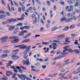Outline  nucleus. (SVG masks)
Wrapping results in <instances>:
<instances>
[{"instance_id":"obj_1","label":"nucleus","mask_w":80,"mask_h":80,"mask_svg":"<svg viewBox=\"0 0 80 80\" xmlns=\"http://www.w3.org/2000/svg\"><path fill=\"white\" fill-rule=\"evenodd\" d=\"M31 47H32V46H31L28 47L27 48V49L25 50L24 52V55L23 57L25 59H26V58H27V57H28V54H27V53L28 52L30 51L31 50Z\"/></svg>"},{"instance_id":"obj_2","label":"nucleus","mask_w":80,"mask_h":80,"mask_svg":"<svg viewBox=\"0 0 80 80\" xmlns=\"http://www.w3.org/2000/svg\"><path fill=\"white\" fill-rule=\"evenodd\" d=\"M72 20H73V18H70L68 19H67L66 18L64 17L61 19L60 22H63V21H65L66 22H69L72 21Z\"/></svg>"},{"instance_id":"obj_3","label":"nucleus","mask_w":80,"mask_h":80,"mask_svg":"<svg viewBox=\"0 0 80 80\" xmlns=\"http://www.w3.org/2000/svg\"><path fill=\"white\" fill-rule=\"evenodd\" d=\"M17 20L15 19H10L7 20V22H2L3 25H6L7 24H9L10 22H16Z\"/></svg>"},{"instance_id":"obj_4","label":"nucleus","mask_w":80,"mask_h":80,"mask_svg":"<svg viewBox=\"0 0 80 80\" xmlns=\"http://www.w3.org/2000/svg\"><path fill=\"white\" fill-rule=\"evenodd\" d=\"M22 63L24 65H27V66H28L30 65V62H29V58H27L26 59V61L24 60L22 61Z\"/></svg>"},{"instance_id":"obj_5","label":"nucleus","mask_w":80,"mask_h":80,"mask_svg":"<svg viewBox=\"0 0 80 80\" xmlns=\"http://www.w3.org/2000/svg\"><path fill=\"white\" fill-rule=\"evenodd\" d=\"M21 47V48L22 49H25L26 48L27 50V49L28 48V47H27L26 45H24L23 44L15 46H14L15 48H17V47Z\"/></svg>"},{"instance_id":"obj_6","label":"nucleus","mask_w":80,"mask_h":80,"mask_svg":"<svg viewBox=\"0 0 80 80\" xmlns=\"http://www.w3.org/2000/svg\"><path fill=\"white\" fill-rule=\"evenodd\" d=\"M70 47L69 45H67L63 47V49H64V50H63V52L61 54H62V55H65V52L67 51L66 50H69L68 48H69Z\"/></svg>"},{"instance_id":"obj_7","label":"nucleus","mask_w":80,"mask_h":80,"mask_svg":"<svg viewBox=\"0 0 80 80\" xmlns=\"http://www.w3.org/2000/svg\"><path fill=\"white\" fill-rule=\"evenodd\" d=\"M8 37L7 36H4L2 38H0V40H2V43H4V42H5L6 41H7V39H8Z\"/></svg>"},{"instance_id":"obj_8","label":"nucleus","mask_w":80,"mask_h":80,"mask_svg":"<svg viewBox=\"0 0 80 80\" xmlns=\"http://www.w3.org/2000/svg\"><path fill=\"white\" fill-rule=\"evenodd\" d=\"M64 62L65 63L63 64L62 65L60 66L59 67H58V68H62V67H64V66H65L66 65H67V64H68V63H69V59H68L64 61Z\"/></svg>"},{"instance_id":"obj_9","label":"nucleus","mask_w":80,"mask_h":80,"mask_svg":"<svg viewBox=\"0 0 80 80\" xmlns=\"http://www.w3.org/2000/svg\"><path fill=\"white\" fill-rule=\"evenodd\" d=\"M7 5H8V8L9 11V12H12V11H14L15 9H14V7H11V8H10V4H8V3H7Z\"/></svg>"},{"instance_id":"obj_10","label":"nucleus","mask_w":80,"mask_h":80,"mask_svg":"<svg viewBox=\"0 0 80 80\" xmlns=\"http://www.w3.org/2000/svg\"><path fill=\"white\" fill-rule=\"evenodd\" d=\"M18 38L16 39H14V40H12L11 41L12 43H16L19 42V39H18Z\"/></svg>"},{"instance_id":"obj_11","label":"nucleus","mask_w":80,"mask_h":80,"mask_svg":"<svg viewBox=\"0 0 80 80\" xmlns=\"http://www.w3.org/2000/svg\"><path fill=\"white\" fill-rule=\"evenodd\" d=\"M78 48H79V51L78 49L74 50V52L77 54H79L80 53V46H78Z\"/></svg>"},{"instance_id":"obj_12","label":"nucleus","mask_w":80,"mask_h":80,"mask_svg":"<svg viewBox=\"0 0 80 80\" xmlns=\"http://www.w3.org/2000/svg\"><path fill=\"white\" fill-rule=\"evenodd\" d=\"M21 17L22 18H19L18 19V20H19L20 21H22V20H24V18L25 17V14H24V13H22L21 15Z\"/></svg>"},{"instance_id":"obj_13","label":"nucleus","mask_w":80,"mask_h":80,"mask_svg":"<svg viewBox=\"0 0 80 80\" xmlns=\"http://www.w3.org/2000/svg\"><path fill=\"white\" fill-rule=\"evenodd\" d=\"M27 32H28V31H27L21 32L19 33V36H23V35H24L25 33H27Z\"/></svg>"},{"instance_id":"obj_14","label":"nucleus","mask_w":80,"mask_h":80,"mask_svg":"<svg viewBox=\"0 0 80 80\" xmlns=\"http://www.w3.org/2000/svg\"><path fill=\"white\" fill-rule=\"evenodd\" d=\"M15 26H11L9 28L8 30L9 31H12V30H13L15 29Z\"/></svg>"},{"instance_id":"obj_15","label":"nucleus","mask_w":80,"mask_h":80,"mask_svg":"<svg viewBox=\"0 0 80 80\" xmlns=\"http://www.w3.org/2000/svg\"><path fill=\"white\" fill-rule=\"evenodd\" d=\"M35 21H33V22L34 24V25L37 24V23H38V22H39L40 21V20H39V19H38L37 17L36 18H35Z\"/></svg>"},{"instance_id":"obj_16","label":"nucleus","mask_w":80,"mask_h":80,"mask_svg":"<svg viewBox=\"0 0 80 80\" xmlns=\"http://www.w3.org/2000/svg\"><path fill=\"white\" fill-rule=\"evenodd\" d=\"M60 43V41L59 40H53L52 41V40H50L49 42V43Z\"/></svg>"},{"instance_id":"obj_17","label":"nucleus","mask_w":80,"mask_h":80,"mask_svg":"<svg viewBox=\"0 0 80 80\" xmlns=\"http://www.w3.org/2000/svg\"><path fill=\"white\" fill-rule=\"evenodd\" d=\"M57 75H58V73H55L49 75L48 77H56L57 76Z\"/></svg>"},{"instance_id":"obj_18","label":"nucleus","mask_w":80,"mask_h":80,"mask_svg":"<svg viewBox=\"0 0 80 80\" xmlns=\"http://www.w3.org/2000/svg\"><path fill=\"white\" fill-rule=\"evenodd\" d=\"M6 75L7 77H10V75H12V72L9 71H7L6 72Z\"/></svg>"},{"instance_id":"obj_19","label":"nucleus","mask_w":80,"mask_h":80,"mask_svg":"<svg viewBox=\"0 0 80 80\" xmlns=\"http://www.w3.org/2000/svg\"><path fill=\"white\" fill-rule=\"evenodd\" d=\"M68 2L69 4H73V3H75V1L74 0H72V1L69 0V1H68Z\"/></svg>"},{"instance_id":"obj_20","label":"nucleus","mask_w":80,"mask_h":80,"mask_svg":"<svg viewBox=\"0 0 80 80\" xmlns=\"http://www.w3.org/2000/svg\"><path fill=\"white\" fill-rule=\"evenodd\" d=\"M12 58L13 60H17L19 58V57L14 55H12Z\"/></svg>"},{"instance_id":"obj_21","label":"nucleus","mask_w":80,"mask_h":80,"mask_svg":"<svg viewBox=\"0 0 80 80\" xmlns=\"http://www.w3.org/2000/svg\"><path fill=\"white\" fill-rule=\"evenodd\" d=\"M69 72V71H67V72H66L65 73L63 74V76H61L59 78L60 79H63V78L64 79V76L66 75V74H67Z\"/></svg>"},{"instance_id":"obj_22","label":"nucleus","mask_w":80,"mask_h":80,"mask_svg":"<svg viewBox=\"0 0 80 80\" xmlns=\"http://www.w3.org/2000/svg\"><path fill=\"white\" fill-rule=\"evenodd\" d=\"M73 6L72 5H71L70 6V8L68 10V12H72L73 10Z\"/></svg>"},{"instance_id":"obj_23","label":"nucleus","mask_w":80,"mask_h":80,"mask_svg":"<svg viewBox=\"0 0 80 80\" xmlns=\"http://www.w3.org/2000/svg\"><path fill=\"white\" fill-rule=\"evenodd\" d=\"M32 7H30L28 8L27 9H26V12H29V11H32Z\"/></svg>"},{"instance_id":"obj_24","label":"nucleus","mask_w":80,"mask_h":80,"mask_svg":"<svg viewBox=\"0 0 80 80\" xmlns=\"http://www.w3.org/2000/svg\"><path fill=\"white\" fill-rule=\"evenodd\" d=\"M47 49V51H45V53H48V50H49V48H47L46 47H45V48H44L43 49V50H46V49Z\"/></svg>"},{"instance_id":"obj_25","label":"nucleus","mask_w":80,"mask_h":80,"mask_svg":"<svg viewBox=\"0 0 80 80\" xmlns=\"http://www.w3.org/2000/svg\"><path fill=\"white\" fill-rule=\"evenodd\" d=\"M31 40L29 39H25L23 41H22V43H25L26 42H29Z\"/></svg>"},{"instance_id":"obj_26","label":"nucleus","mask_w":80,"mask_h":80,"mask_svg":"<svg viewBox=\"0 0 80 80\" xmlns=\"http://www.w3.org/2000/svg\"><path fill=\"white\" fill-rule=\"evenodd\" d=\"M31 35V33H29L27 34L25 36L23 37V38H28V37H29Z\"/></svg>"},{"instance_id":"obj_27","label":"nucleus","mask_w":80,"mask_h":80,"mask_svg":"<svg viewBox=\"0 0 80 80\" xmlns=\"http://www.w3.org/2000/svg\"><path fill=\"white\" fill-rule=\"evenodd\" d=\"M1 80H7L8 78L6 76H4L3 78H0Z\"/></svg>"},{"instance_id":"obj_28","label":"nucleus","mask_w":80,"mask_h":80,"mask_svg":"<svg viewBox=\"0 0 80 80\" xmlns=\"http://www.w3.org/2000/svg\"><path fill=\"white\" fill-rule=\"evenodd\" d=\"M66 51H68L70 53H73V52H74V50H72V49L70 48L68 50H66Z\"/></svg>"},{"instance_id":"obj_29","label":"nucleus","mask_w":80,"mask_h":80,"mask_svg":"<svg viewBox=\"0 0 80 80\" xmlns=\"http://www.w3.org/2000/svg\"><path fill=\"white\" fill-rule=\"evenodd\" d=\"M18 37L17 36H13L12 37H10V39H12V40H14V39H15L16 38H18Z\"/></svg>"},{"instance_id":"obj_30","label":"nucleus","mask_w":80,"mask_h":80,"mask_svg":"<svg viewBox=\"0 0 80 80\" xmlns=\"http://www.w3.org/2000/svg\"><path fill=\"white\" fill-rule=\"evenodd\" d=\"M69 38H66L65 39V42H67L68 43H70V41H68V40H69Z\"/></svg>"},{"instance_id":"obj_31","label":"nucleus","mask_w":80,"mask_h":80,"mask_svg":"<svg viewBox=\"0 0 80 80\" xmlns=\"http://www.w3.org/2000/svg\"><path fill=\"white\" fill-rule=\"evenodd\" d=\"M32 20H34L37 17L36 15L35 14H33L32 15Z\"/></svg>"},{"instance_id":"obj_32","label":"nucleus","mask_w":80,"mask_h":80,"mask_svg":"<svg viewBox=\"0 0 80 80\" xmlns=\"http://www.w3.org/2000/svg\"><path fill=\"white\" fill-rule=\"evenodd\" d=\"M6 15L3 14L0 15V19H2L4 17H5Z\"/></svg>"},{"instance_id":"obj_33","label":"nucleus","mask_w":80,"mask_h":80,"mask_svg":"<svg viewBox=\"0 0 80 80\" xmlns=\"http://www.w3.org/2000/svg\"><path fill=\"white\" fill-rule=\"evenodd\" d=\"M69 28V27L67 26L66 27L64 28L63 29V32H65L66 31V30H68Z\"/></svg>"},{"instance_id":"obj_34","label":"nucleus","mask_w":80,"mask_h":80,"mask_svg":"<svg viewBox=\"0 0 80 80\" xmlns=\"http://www.w3.org/2000/svg\"><path fill=\"white\" fill-rule=\"evenodd\" d=\"M75 27V25L73 24L70 26L69 28L70 29H73Z\"/></svg>"},{"instance_id":"obj_35","label":"nucleus","mask_w":80,"mask_h":80,"mask_svg":"<svg viewBox=\"0 0 80 80\" xmlns=\"http://www.w3.org/2000/svg\"><path fill=\"white\" fill-rule=\"evenodd\" d=\"M19 30V28H17L14 31H13V33H17V32H18V31Z\"/></svg>"},{"instance_id":"obj_36","label":"nucleus","mask_w":80,"mask_h":80,"mask_svg":"<svg viewBox=\"0 0 80 80\" xmlns=\"http://www.w3.org/2000/svg\"><path fill=\"white\" fill-rule=\"evenodd\" d=\"M73 16V14H72L70 12H69L67 14V16L68 17H72Z\"/></svg>"},{"instance_id":"obj_37","label":"nucleus","mask_w":80,"mask_h":80,"mask_svg":"<svg viewBox=\"0 0 80 80\" xmlns=\"http://www.w3.org/2000/svg\"><path fill=\"white\" fill-rule=\"evenodd\" d=\"M80 3L79 2H76L74 5L75 7H78L79 5H80Z\"/></svg>"},{"instance_id":"obj_38","label":"nucleus","mask_w":80,"mask_h":80,"mask_svg":"<svg viewBox=\"0 0 80 80\" xmlns=\"http://www.w3.org/2000/svg\"><path fill=\"white\" fill-rule=\"evenodd\" d=\"M22 11L23 12H25V6H24V5H22Z\"/></svg>"},{"instance_id":"obj_39","label":"nucleus","mask_w":80,"mask_h":80,"mask_svg":"<svg viewBox=\"0 0 80 80\" xmlns=\"http://www.w3.org/2000/svg\"><path fill=\"white\" fill-rule=\"evenodd\" d=\"M24 29H26V30H28V29H29L30 28L29 26H24Z\"/></svg>"},{"instance_id":"obj_40","label":"nucleus","mask_w":80,"mask_h":80,"mask_svg":"<svg viewBox=\"0 0 80 80\" xmlns=\"http://www.w3.org/2000/svg\"><path fill=\"white\" fill-rule=\"evenodd\" d=\"M52 47H57V44L56 43H53L52 44Z\"/></svg>"},{"instance_id":"obj_41","label":"nucleus","mask_w":80,"mask_h":80,"mask_svg":"<svg viewBox=\"0 0 80 80\" xmlns=\"http://www.w3.org/2000/svg\"><path fill=\"white\" fill-rule=\"evenodd\" d=\"M13 2H14V5H15V6H17V7H18V3H17V2H15V0H13Z\"/></svg>"},{"instance_id":"obj_42","label":"nucleus","mask_w":80,"mask_h":80,"mask_svg":"<svg viewBox=\"0 0 80 80\" xmlns=\"http://www.w3.org/2000/svg\"><path fill=\"white\" fill-rule=\"evenodd\" d=\"M50 43H49V42H42V45H48V44Z\"/></svg>"},{"instance_id":"obj_43","label":"nucleus","mask_w":80,"mask_h":80,"mask_svg":"<svg viewBox=\"0 0 80 80\" xmlns=\"http://www.w3.org/2000/svg\"><path fill=\"white\" fill-rule=\"evenodd\" d=\"M21 67L22 70H27V68L26 67H24L23 66H21Z\"/></svg>"},{"instance_id":"obj_44","label":"nucleus","mask_w":80,"mask_h":80,"mask_svg":"<svg viewBox=\"0 0 80 80\" xmlns=\"http://www.w3.org/2000/svg\"><path fill=\"white\" fill-rule=\"evenodd\" d=\"M18 12H22V8H21V7H19L18 8Z\"/></svg>"},{"instance_id":"obj_45","label":"nucleus","mask_w":80,"mask_h":80,"mask_svg":"<svg viewBox=\"0 0 80 80\" xmlns=\"http://www.w3.org/2000/svg\"><path fill=\"white\" fill-rule=\"evenodd\" d=\"M17 50H18V49H16V50H13L12 51V52H14V53L15 55H17Z\"/></svg>"},{"instance_id":"obj_46","label":"nucleus","mask_w":80,"mask_h":80,"mask_svg":"<svg viewBox=\"0 0 80 80\" xmlns=\"http://www.w3.org/2000/svg\"><path fill=\"white\" fill-rule=\"evenodd\" d=\"M16 68L17 70H20V68H22V67H21V66L20 67L19 66H16Z\"/></svg>"},{"instance_id":"obj_47","label":"nucleus","mask_w":80,"mask_h":80,"mask_svg":"<svg viewBox=\"0 0 80 80\" xmlns=\"http://www.w3.org/2000/svg\"><path fill=\"white\" fill-rule=\"evenodd\" d=\"M12 63H13V61H9L8 62V64L9 65H11V64H12Z\"/></svg>"},{"instance_id":"obj_48","label":"nucleus","mask_w":80,"mask_h":80,"mask_svg":"<svg viewBox=\"0 0 80 80\" xmlns=\"http://www.w3.org/2000/svg\"><path fill=\"white\" fill-rule=\"evenodd\" d=\"M57 28V27H54L52 30V31L54 32L55 30H56Z\"/></svg>"},{"instance_id":"obj_49","label":"nucleus","mask_w":80,"mask_h":80,"mask_svg":"<svg viewBox=\"0 0 80 80\" xmlns=\"http://www.w3.org/2000/svg\"><path fill=\"white\" fill-rule=\"evenodd\" d=\"M71 36L72 37H77V34H71Z\"/></svg>"},{"instance_id":"obj_50","label":"nucleus","mask_w":80,"mask_h":80,"mask_svg":"<svg viewBox=\"0 0 80 80\" xmlns=\"http://www.w3.org/2000/svg\"><path fill=\"white\" fill-rule=\"evenodd\" d=\"M47 3L48 4V6H50V4L51 3L49 1H47Z\"/></svg>"},{"instance_id":"obj_51","label":"nucleus","mask_w":80,"mask_h":80,"mask_svg":"<svg viewBox=\"0 0 80 80\" xmlns=\"http://www.w3.org/2000/svg\"><path fill=\"white\" fill-rule=\"evenodd\" d=\"M6 14L7 16H8V17H10V13L9 12H6Z\"/></svg>"},{"instance_id":"obj_52","label":"nucleus","mask_w":80,"mask_h":80,"mask_svg":"<svg viewBox=\"0 0 80 80\" xmlns=\"http://www.w3.org/2000/svg\"><path fill=\"white\" fill-rule=\"evenodd\" d=\"M23 25L22 23H19L17 24V26H20V27H22V26Z\"/></svg>"},{"instance_id":"obj_53","label":"nucleus","mask_w":80,"mask_h":80,"mask_svg":"<svg viewBox=\"0 0 80 80\" xmlns=\"http://www.w3.org/2000/svg\"><path fill=\"white\" fill-rule=\"evenodd\" d=\"M4 53H8L10 52V51L8 50H6L4 51Z\"/></svg>"},{"instance_id":"obj_54","label":"nucleus","mask_w":80,"mask_h":80,"mask_svg":"<svg viewBox=\"0 0 80 80\" xmlns=\"http://www.w3.org/2000/svg\"><path fill=\"white\" fill-rule=\"evenodd\" d=\"M8 55L7 54H3L2 56V57L3 58H5V57H7Z\"/></svg>"},{"instance_id":"obj_55","label":"nucleus","mask_w":80,"mask_h":80,"mask_svg":"<svg viewBox=\"0 0 80 80\" xmlns=\"http://www.w3.org/2000/svg\"><path fill=\"white\" fill-rule=\"evenodd\" d=\"M43 30H44V28H43L42 27L40 28V31L41 32H43Z\"/></svg>"},{"instance_id":"obj_56","label":"nucleus","mask_w":80,"mask_h":80,"mask_svg":"<svg viewBox=\"0 0 80 80\" xmlns=\"http://www.w3.org/2000/svg\"><path fill=\"white\" fill-rule=\"evenodd\" d=\"M58 58H63L64 57L62 55H60L58 56Z\"/></svg>"},{"instance_id":"obj_57","label":"nucleus","mask_w":80,"mask_h":80,"mask_svg":"<svg viewBox=\"0 0 80 80\" xmlns=\"http://www.w3.org/2000/svg\"><path fill=\"white\" fill-rule=\"evenodd\" d=\"M18 72L20 73H23V70H22L21 69H20L19 70Z\"/></svg>"},{"instance_id":"obj_58","label":"nucleus","mask_w":80,"mask_h":80,"mask_svg":"<svg viewBox=\"0 0 80 80\" xmlns=\"http://www.w3.org/2000/svg\"><path fill=\"white\" fill-rule=\"evenodd\" d=\"M17 75V74H14L13 75V77H12V78L13 79H14V78H15V77H16V76Z\"/></svg>"},{"instance_id":"obj_59","label":"nucleus","mask_w":80,"mask_h":80,"mask_svg":"<svg viewBox=\"0 0 80 80\" xmlns=\"http://www.w3.org/2000/svg\"><path fill=\"white\" fill-rule=\"evenodd\" d=\"M48 60H49V58H47L45 59L44 61L46 62H48Z\"/></svg>"},{"instance_id":"obj_60","label":"nucleus","mask_w":80,"mask_h":80,"mask_svg":"<svg viewBox=\"0 0 80 80\" xmlns=\"http://www.w3.org/2000/svg\"><path fill=\"white\" fill-rule=\"evenodd\" d=\"M77 42H78V40H76L75 41V42H74V44H75V45H78V43Z\"/></svg>"},{"instance_id":"obj_61","label":"nucleus","mask_w":80,"mask_h":80,"mask_svg":"<svg viewBox=\"0 0 80 80\" xmlns=\"http://www.w3.org/2000/svg\"><path fill=\"white\" fill-rule=\"evenodd\" d=\"M40 37V35H35V38H37V37Z\"/></svg>"},{"instance_id":"obj_62","label":"nucleus","mask_w":80,"mask_h":80,"mask_svg":"<svg viewBox=\"0 0 80 80\" xmlns=\"http://www.w3.org/2000/svg\"><path fill=\"white\" fill-rule=\"evenodd\" d=\"M10 68L12 69H15V68L13 66H10Z\"/></svg>"},{"instance_id":"obj_63","label":"nucleus","mask_w":80,"mask_h":80,"mask_svg":"<svg viewBox=\"0 0 80 80\" xmlns=\"http://www.w3.org/2000/svg\"><path fill=\"white\" fill-rule=\"evenodd\" d=\"M53 9L54 10H57V7H56V6L54 5V6Z\"/></svg>"},{"instance_id":"obj_64","label":"nucleus","mask_w":80,"mask_h":80,"mask_svg":"<svg viewBox=\"0 0 80 80\" xmlns=\"http://www.w3.org/2000/svg\"><path fill=\"white\" fill-rule=\"evenodd\" d=\"M32 10H34V11H35V12L37 10V9H36V8L35 7H32Z\"/></svg>"}]
</instances>
